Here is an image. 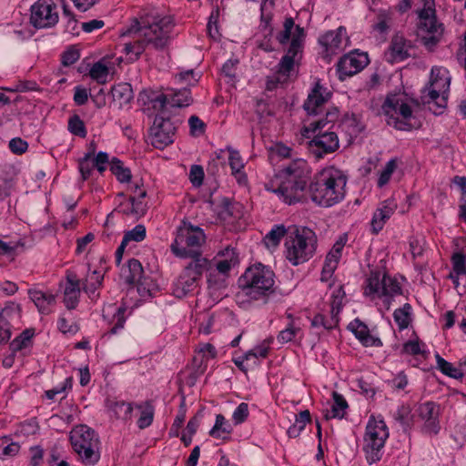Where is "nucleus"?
<instances>
[{
    "label": "nucleus",
    "instance_id": "e2e57ef3",
    "mask_svg": "<svg viewBox=\"0 0 466 466\" xmlns=\"http://www.w3.org/2000/svg\"><path fill=\"white\" fill-rule=\"evenodd\" d=\"M419 28L427 33H436L438 31H444L443 25L441 23H438L436 15L432 19H429L427 21H420Z\"/></svg>",
    "mask_w": 466,
    "mask_h": 466
},
{
    "label": "nucleus",
    "instance_id": "864d4df0",
    "mask_svg": "<svg viewBox=\"0 0 466 466\" xmlns=\"http://www.w3.org/2000/svg\"><path fill=\"white\" fill-rule=\"evenodd\" d=\"M297 62L293 61L289 56H282L279 63L278 64V82H281L280 77H284L285 81L289 76L291 71H293L295 64Z\"/></svg>",
    "mask_w": 466,
    "mask_h": 466
},
{
    "label": "nucleus",
    "instance_id": "338daca9",
    "mask_svg": "<svg viewBox=\"0 0 466 466\" xmlns=\"http://www.w3.org/2000/svg\"><path fill=\"white\" fill-rule=\"evenodd\" d=\"M436 15V10L434 8V1L433 0H424V6L418 12V16L420 21L424 20L427 21L429 19L434 18Z\"/></svg>",
    "mask_w": 466,
    "mask_h": 466
},
{
    "label": "nucleus",
    "instance_id": "58836bf2",
    "mask_svg": "<svg viewBox=\"0 0 466 466\" xmlns=\"http://www.w3.org/2000/svg\"><path fill=\"white\" fill-rule=\"evenodd\" d=\"M435 359L437 368L441 371V373L456 380L462 379V373L460 371V366L458 368L453 367L451 362L444 360L439 353L435 354Z\"/></svg>",
    "mask_w": 466,
    "mask_h": 466
},
{
    "label": "nucleus",
    "instance_id": "79ce46f5",
    "mask_svg": "<svg viewBox=\"0 0 466 466\" xmlns=\"http://www.w3.org/2000/svg\"><path fill=\"white\" fill-rule=\"evenodd\" d=\"M328 127H329L330 130L333 127V125H331L330 122L323 116L317 120H311L308 126H305L302 135L307 138H310V133L323 132L326 131Z\"/></svg>",
    "mask_w": 466,
    "mask_h": 466
},
{
    "label": "nucleus",
    "instance_id": "cd10ccee",
    "mask_svg": "<svg viewBox=\"0 0 466 466\" xmlns=\"http://www.w3.org/2000/svg\"><path fill=\"white\" fill-rule=\"evenodd\" d=\"M111 95L113 102L122 108L124 106L128 105L133 99V90L131 85L128 83H119L111 88Z\"/></svg>",
    "mask_w": 466,
    "mask_h": 466
},
{
    "label": "nucleus",
    "instance_id": "a878e982",
    "mask_svg": "<svg viewBox=\"0 0 466 466\" xmlns=\"http://www.w3.org/2000/svg\"><path fill=\"white\" fill-rule=\"evenodd\" d=\"M342 32H345L343 26H339L335 31H328L319 38V44L325 47L328 54H335L340 49L342 43Z\"/></svg>",
    "mask_w": 466,
    "mask_h": 466
},
{
    "label": "nucleus",
    "instance_id": "4be33fe9",
    "mask_svg": "<svg viewBox=\"0 0 466 466\" xmlns=\"http://www.w3.org/2000/svg\"><path fill=\"white\" fill-rule=\"evenodd\" d=\"M411 47V42L407 40L403 35L400 33L395 34L389 46L392 62L404 61L409 58L410 56V49Z\"/></svg>",
    "mask_w": 466,
    "mask_h": 466
},
{
    "label": "nucleus",
    "instance_id": "473e14b6",
    "mask_svg": "<svg viewBox=\"0 0 466 466\" xmlns=\"http://www.w3.org/2000/svg\"><path fill=\"white\" fill-rule=\"evenodd\" d=\"M311 421V415L308 410L300 411L296 415L295 422L288 429L289 438H297L305 429L307 423Z\"/></svg>",
    "mask_w": 466,
    "mask_h": 466
},
{
    "label": "nucleus",
    "instance_id": "c756f323",
    "mask_svg": "<svg viewBox=\"0 0 466 466\" xmlns=\"http://www.w3.org/2000/svg\"><path fill=\"white\" fill-rule=\"evenodd\" d=\"M136 408L140 410V416L137 421V427L144 430L149 427L154 420L155 409L150 401H145L136 404Z\"/></svg>",
    "mask_w": 466,
    "mask_h": 466
},
{
    "label": "nucleus",
    "instance_id": "a18cd8bd",
    "mask_svg": "<svg viewBox=\"0 0 466 466\" xmlns=\"http://www.w3.org/2000/svg\"><path fill=\"white\" fill-rule=\"evenodd\" d=\"M20 450L17 442L10 441V438L5 436L0 438V459L5 460L8 457L15 456Z\"/></svg>",
    "mask_w": 466,
    "mask_h": 466
},
{
    "label": "nucleus",
    "instance_id": "f8f14e48",
    "mask_svg": "<svg viewBox=\"0 0 466 466\" xmlns=\"http://www.w3.org/2000/svg\"><path fill=\"white\" fill-rule=\"evenodd\" d=\"M30 12V24L36 29L51 28L58 23L59 15L53 0H37Z\"/></svg>",
    "mask_w": 466,
    "mask_h": 466
},
{
    "label": "nucleus",
    "instance_id": "f704fd0d",
    "mask_svg": "<svg viewBox=\"0 0 466 466\" xmlns=\"http://www.w3.org/2000/svg\"><path fill=\"white\" fill-rule=\"evenodd\" d=\"M35 335L33 329H26L19 336L14 339L9 345L13 353L27 349L32 345V339Z\"/></svg>",
    "mask_w": 466,
    "mask_h": 466
},
{
    "label": "nucleus",
    "instance_id": "dca6fc26",
    "mask_svg": "<svg viewBox=\"0 0 466 466\" xmlns=\"http://www.w3.org/2000/svg\"><path fill=\"white\" fill-rule=\"evenodd\" d=\"M331 95V92L317 81L303 104L304 110L309 116H317L319 108L328 102Z\"/></svg>",
    "mask_w": 466,
    "mask_h": 466
},
{
    "label": "nucleus",
    "instance_id": "9b49d317",
    "mask_svg": "<svg viewBox=\"0 0 466 466\" xmlns=\"http://www.w3.org/2000/svg\"><path fill=\"white\" fill-rule=\"evenodd\" d=\"M381 108L384 115L388 116V125L399 130L411 129V125L407 120L411 116L412 110L407 103H400L395 96L387 97Z\"/></svg>",
    "mask_w": 466,
    "mask_h": 466
},
{
    "label": "nucleus",
    "instance_id": "8fccbe9b",
    "mask_svg": "<svg viewBox=\"0 0 466 466\" xmlns=\"http://www.w3.org/2000/svg\"><path fill=\"white\" fill-rule=\"evenodd\" d=\"M93 156L94 150L88 151L87 153L85 154V156L82 158L79 159L78 169L81 173L83 180H87L90 177L92 170L95 167V166H93V161L91 159Z\"/></svg>",
    "mask_w": 466,
    "mask_h": 466
},
{
    "label": "nucleus",
    "instance_id": "6e6552de",
    "mask_svg": "<svg viewBox=\"0 0 466 466\" xmlns=\"http://www.w3.org/2000/svg\"><path fill=\"white\" fill-rule=\"evenodd\" d=\"M389 430L383 420L370 419L366 426L363 451L369 464L380 461L382 458Z\"/></svg>",
    "mask_w": 466,
    "mask_h": 466
},
{
    "label": "nucleus",
    "instance_id": "49530a36",
    "mask_svg": "<svg viewBox=\"0 0 466 466\" xmlns=\"http://www.w3.org/2000/svg\"><path fill=\"white\" fill-rule=\"evenodd\" d=\"M441 96V91L439 89H436L430 85H427L422 90H421V102L422 104H431L435 103L438 107L443 108L445 107V102L441 103L438 102V99H440Z\"/></svg>",
    "mask_w": 466,
    "mask_h": 466
},
{
    "label": "nucleus",
    "instance_id": "2f4dec72",
    "mask_svg": "<svg viewBox=\"0 0 466 466\" xmlns=\"http://www.w3.org/2000/svg\"><path fill=\"white\" fill-rule=\"evenodd\" d=\"M167 102L173 107H187L190 106L193 102L190 89L184 87L175 90L170 98H167Z\"/></svg>",
    "mask_w": 466,
    "mask_h": 466
},
{
    "label": "nucleus",
    "instance_id": "bb28decb",
    "mask_svg": "<svg viewBox=\"0 0 466 466\" xmlns=\"http://www.w3.org/2000/svg\"><path fill=\"white\" fill-rule=\"evenodd\" d=\"M106 405L116 419L125 421L131 420L133 411V404L131 402L107 399Z\"/></svg>",
    "mask_w": 466,
    "mask_h": 466
},
{
    "label": "nucleus",
    "instance_id": "603ef678",
    "mask_svg": "<svg viewBox=\"0 0 466 466\" xmlns=\"http://www.w3.org/2000/svg\"><path fill=\"white\" fill-rule=\"evenodd\" d=\"M260 29L261 31L266 33V36L272 35L273 33V27L271 25V21L273 15L271 11H268L266 2L262 3L260 5Z\"/></svg>",
    "mask_w": 466,
    "mask_h": 466
},
{
    "label": "nucleus",
    "instance_id": "f3484780",
    "mask_svg": "<svg viewBox=\"0 0 466 466\" xmlns=\"http://www.w3.org/2000/svg\"><path fill=\"white\" fill-rule=\"evenodd\" d=\"M66 284L64 291V303L67 309L71 310L76 308L80 296V279L77 275L71 270L66 271Z\"/></svg>",
    "mask_w": 466,
    "mask_h": 466
},
{
    "label": "nucleus",
    "instance_id": "423d86ee",
    "mask_svg": "<svg viewBox=\"0 0 466 466\" xmlns=\"http://www.w3.org/2000/svg\"><path fill=\"white\" fill-rule=\"evenodd\" d=\"M70 443L78 460L86 466H94L100 460L99 439L86 425H78L70 432Z\"/></svg>",
    "mask_w": 466,
    "mask_h": 466
},
{
    "label": "nucleus",
    "instance_id": "c85d7f7f",
    "mask_svg": "<svg viewBox=\"0 0 466 466\" xmlns=\"http://www.w3.org/2000/svg\"><path fill=\"white\" fill-rule=\"evenodd\" d=\"M228 164L231 168V174L236 177L239 184L247 182V175L242 171L244 163L238 151L228 147Z\"/></svg>",
    "mask_w": 466,
    "mask_h": 466
},
{
    "label": "nucleus",
    "instance_id": "a19ab883",
    "mask_svg": "<svg viewBox=\"0 0 466 466\" xmlns=\"http://www.w3.org/2000/svg\"><path fill=\"white\" fill-rule=\"evenodd\" d=\"M398 163L399 160L397 157L391 158L386 163L384 167L380 171L379 178L377 181L378 187L381 188L390 182L392 174L398 167Z\"/></svg>",
    "mask_w": 466,
    "mask_h": 466
},
{
    "label": "nucleus",
    "instance_id": "7ed1b4c3",
    "mask_svg": "<svg viewBox=\"0 0 466 466\" xmlns=\"http://www.w3.org/2000/svg\"><path fill=\"white\" fill-rule=\"evenodd\" d=\"M238 282L242 290L251 299H261L266 303L268 298L274 293L275 273L270 267L258 262L249 266Z\"/></svg>",
    "mask_w": 466,
    "mask_h": 466
},
{
    "label": "nucleus",
    "instance_id": "5701e85b",
    "mask_svg": "<svg viewBox=\"0 0 466 466\" xmlns=\"http://www.w3.org/2000/svg\"><path fill=\"white\" fill-rule=\"evenodd\" d=\"M28 296L39 313L48 315L52 312V307L56 304V295L37 289H29Z\"/></svg>",
    "mask_w": 466,
    "mask_h": 466
},
{
    "label": "nucleus",
    "instance_id": "774afa93",
    "mask_svg": "<svg viewBox=\"0 0 466 466\" xmlns=\"http://www.w3.org/2000/svg\"><path fill=\"white\" fill-rule=\"evenodd\" d=\"M28 143L21 137H14L9 141V149L15 155H22L26 152Z\"/></svg>",
    "mask_w": 466,
    "mask_h": 466
},
{
    "label": "nucleus",
    "instance_id": "3c124183",
    "mask_svg": "<svg viewBox=\"0 0 466 466\" xmlns=\"http://www.w3.org/2000/svg\"><path fill=\"white\" fill-rule=\"evenodd\" d=\"M126 311L127 308L125 306H120L116 309L112 319L113 326L106 335H115L119 329L124 328L126 322Z\"/></svg>",
    "mask_w": 466,
    "mask_h": 466
},
{
    "label": "nucleus",
    "instance_id": "4c0bfd02",
    "mask_svg": "<svg viewBox=\"0 0 466 466\" xmlns=\"http://www.w3.org/2000/svg\"><path fill=\"white\" fill-rule=\"evenodd\" d=\"M110 171L120 183L130 182L132 178L131 170L124 167L123 162L117 157H113L110 161Z\"/></svg>",
    "mask_w": 466,
    "mask_h": 466
},
{
    "label": "nucleus",
    "instance_id": "9d476101",
    "mask_svg": "<svg viewBox=\"0 0 466 466\" xmlns=\"http://www.w3.org/2000/svg\"><path fill=\"white\" fill-rule=\"evenodd\" d=\"M283 27V31L277 35V39L281 45H285L289 42L292 29L295 27V32L292 35L289 46L283 56H289L293 61L299 63L303 52V42L305 38L304 29L299 25H295V22L292 17H287L285 19Z\"/></svg>",
    "mask_w": 466,
    "mask_h": 466
},
{
    "label": "nucleus",
    "instance_id": "2eb2a0df",
    "mask_svg": "<svg viewBox=\"0 0 466 466\" xmlns=\"http://www.w3.org/2000/svg\"><path fill=\"white\" fill-rule=\"evenodd\" d=\"M309 147L317 158L336 152L339 147V137L335 131H329V127L323 132L311 133Z\"/></svg>",
    "mask_w": 466,
    "mask_h": 466
},
{
    "label": "nucleus",
    "instance_id": "4d7b16f0",
    "mask_svg": "<svg viewBox=\"0 0 466 466\" xmlns=\"http://www.w3.org/2000/svg\"><path fill=\"white\" fill-rule=\"evenodd\" d=\"M146 227L142 224H138L131 230L125 232L123 240L127 244H128L130 241L141 242L146 238Z\"/></svg>",
    "mask_w": 466,
    "mask_h": 466
},
{
    "label": "nucleus",
    "instance_id": "5fc2aeb1",
    "mask_svg": "<svg viewBox=\"0 0 466 466\" xmlns=\"http://www.w3.org/2000/svg\"><path fill=\"white\" fill-rule=\"evenodd\" d=\"M89 76L98 84L104 85L106 83L108 67L101 62H96L92 66L89 71Z\"/></svg>",
    "mask_w": 466,
    "mask_h": 466
},
{
    "label": "nucleus",
    "instance_id": "6ab92c4d",
    "mask_svg": "<svg viewBox=\"0 0 466 466\" xmlns=\"http://www.w3.org/2000/svg\"><path fill=\"white\" fill-rule=\"evenodd\" d=\"M420 417L425 420V431L429 433L437 434L439 426V406L433 401L421 403L418 409Z\"/></svg>",
    "mask_w": 466,
    "mask_h": 466
},
{
    "label": "nucleus",
    "instance_id": "ddd939ff",
    "mask_svg": "<svg viewBox=\"0 0 466 466\" xmlns=\"http://www.w3.org/2000/svg\"><path fill=\"white\" fill-rule=\"evenodd\" d=\"M177 126L168 117L156 116L149 129L151 145L163 149L174 142Z\"/></svg>",
    "mask_w": 466,
    "mask_h": 466
},
{
    "label": "nucleus",
    "instance_id": "4468645a",
    "mask_svg": "<svg viewBox=\"0 0 466 466\" xmlns=\"http://www.w3.org/2000/svg\"><path fill=\"white\" fill-rule=\"evenodd\" d=\"M370 63L368 54L354 50L344 55L337 64V73L339 79L343 81L349 76L360 72Z\"/></svg>",
    "mask_w": 466,
    "mask_h": 466
},
{
    "label": "nucleus",
    "instance_id": "37998d69",
    "mask_svg": "<svg viewBox=\"0 0 466 466\" xmlns=\"http://www.w3.org/2000/svg\"><path fill=\"white\" fill-rule=\"evenodd\" d=\"M241 205L239 203L231 202L228 199H225L222 204V209L219 212V216L224 220H229L230 218H239L241 217Z\"/></svg>",
    "mask_w": 466,
    "mask_h": 466
},
{
    "label": "nucleus",
    "instance_id": "052dcab7",
    "mask_svg": "<svg viewBox=\"0 0 466 466\" xmlns=\"http://www.w3.org/2000/svg\"><path fill=\"white\" fill-rule=\"evenodd\" d=\"M219 17V8L217 5L216 8H214L208 17V22L207 25L208 32L210 35V37L216 39L218 37V21Z\"/></svg>",
    "mask_w": 466,
    "mask_h": 466
},
{
    "label": "nucleus",
    "instance_id": "ea45409f",
    "mask_svg": "<svg viewBox=\"0 0 466 466\" xmlns=\"http://www.w3.org/2000/svg\"><path fill=\"white\" fill-rule=\"evenodd\" d=\"M289 232L284 225H274L268 233L264 237V242L267 247H277L281 241V238Z\"/></svg>",
    "mask_w": 466,
    "mask_h": 466
},
{
    "label": "nucleus",
    "instance_id": "72a5a7b5",
    "mask_svg": "<svg viewBox=\"0 0 466 466\" xmlns=\"http://www.w3.org/2000/svg\"><path fill=\"white\" fill-rule=\"evenodd\" d=\"M413 414L409 405H400L393 414V418L398 421L403 430L407 432L413 425Z\"/></svg>",
    "mask_w": 466,
    "mask_h": 466
},
{
    "label": "nucleus",
    "instance_id": "7c9ffc66",
    "mask_svg": "<svg viewBox=\"0 0 466 466\" xmlns=\"http://www.w3.org/2000/svg\"><path fill=\"white\" fill-rule=\"evenodd\" d=\"M333 404L331 406V410H328L325 414L326 420H330L334 418L342 419L345 415V410L348 409L349 405L346 401L345 398L334 391L333 394Z\"/></svg>",
    "mask_w": 466,
    "mask_h": 466
},
{
    "label": "nucleus",
    "instance_id": "de8ad7c7",
    "mask_svg": "<svg viewBox=\"0 0 466 466\" xmlns=\"http://www.w3.org/2000/svg\"><path fill=\"white\" fill-rule=\"evenodd\" d=\"M339 324V317H332L326 318L322 314H317L313 317L311 320V327L319 329L322 328L323 329H332L336 328Z\"/></svg>",
    "mask_w": 466,
    "mask_h": 466
},
{
    "label": "nucleus",
    "instance_id": "0e129e2a",
    "mask_svg": "<svg viewBox=\"0 0 466 466\" xmlns=\"http://www.w3.org/2000/svg\"><path fill=\"white\" fill-rule=\"evenodd\" d=\"M38 85L35 81L30 80H21L18 81L14 87L5 88V90L9 92H28L38 90Z\"/></svg>",
    "mask_w": 466,
    "mask_h": 466
},
{
    "label": "nucleus",
    "instance_id": "1a4fd4ad",
    "mask_svg": "<svg viewBox=\"0 0 466 466\" xmlns=\"http://www.w3.org/2000/svg\"><path fill=\"white\" fill-rule=\"evenodd\" d=\"M363 294L371 298L393 297L401 294V287L396 279L388 274L371 270L366 279Z\"/></svg>",
    "mask_w": 466,
    "mask_h": 466
},
{
    "label": "nucleus",
    "instance_id": "39448f33",
    "mask_svg": "<svg viewBox=\"0 0 466 466\" xmlns=\"http://www.w3.org/2000/svg\"><path fill=\"white\" fill-rule=\"evenodd\" d=\"M205 241L206 235L201 228L184 222L177 230L171 250L178 258L190 260L206 258L200 250Z\"/></svg>",
    "mask_w": 466,
    "mask_h": 466
},
{
    "label": "nucleus",
    "instance_id": "c03bdc74",
    "mask_svg": "<svg viewBox=\"0 0 466 466\" xmlns=\"http://www.w3.org/2000/svg\"><path fill=\"white\" fill-rule=\"evenodd\" d=\"M144 198H137V196H131L129 198V201L131 203V207L127 208H123L119 210L126 215H133L137 218L143 217L147 209V206L145 202H143Z\"/></svg>",
    "mask_w": 466,
    "mask_h": 466
},
{
    "label": "nucleus",
    "instance_id": "c9c22d12",
    "mask_svg": "<svg viewBox=\"0 0 466 466\" xmlns=\"http://www.w3.org/2000/svg\"><path fill=\"white\" fill-rule=\"evenodd\" d=\"M411 310L412 308L410 303H405L401 308H399L393 312V319L399 327L400 330H403L409 327L411 322Z\"/></svg>",
    "mask_w": 466,
    "mask_h": 466
},
{
    "label": "nucleus",
    "instance_id": "69168bd1",
    "mask_svg": "<svg viewBox=\"0 0 466 466\" xmlns=\"http://www.w3.org/2000/svg\"><path fill=\"white\" fill-rule=\"evenodd\" d=\"M248 405L246 402H241L234 410L232 420L236 425L243 423L248 417Z\"/></svg>",
    "mask_w": 466,
    "mask_h": 466
},
{
    "label": "nucleus",
    "instance_id": "aec40b11",
    "mask_svg": "<svg viewBox=\"0 0 466 466\" xmlns=\"http://www.w3.org/2000/svg\"><path fill=\"white\" fill-rule=\"evenodd\" d=\"M144 275V269L141 262L138 259L131 258L127 261V264L121 269V277L125 282L128 285H137L138 292L142 291L144 282L142 280Z\"/></svg>",
    "mask_w": 466,
    "mask_h": 466
},
{
    "label": "nucleus",
    "instance_id": "0eeeda50",
    "mask_svg": "<svg viewBox=\"0 0 466 466\" xmlns=\"http://www.w3.org/2000/svg\"><path fill=\"white\" fill-rule=\"evenodd\" d=\"M210 268L211 261L208 258L190 260L174 282L173 294L181 299L195 291L199 287L203 273Z\"/></svg>",
    "mask_w": 466,
    "mask_h": 466
},
{
    "label": "nucleus",
    "instance_id": "f257e3e1",
    "mask_svg": "<svg viewBox=\"0 0 466 466\" xmlns=\"http://www.w3.org/2000/svg\"><path fill=\"white\" fill-rule=\"evenodd\" d=\"M310 174L305 160L295 159L279 172V183L273 192L289 205L310 198L316 205L329 208L344 198L347 178L339 170H323L307 187Z\"/></svg>",
    "mask_w": 466,
    "mask_h": 466
},
{
    "label": "nucleus",
    "instance_id": "680f3d73",
    "mask_svg": "<svg viewBox=\"0 0 466 466\" xmlns=\"http://www.w3.org/2000/svg\"><path fill=\"white\" fill-rule=\"evenodd\" d=\"M429 35H424L420 37L421 44L426 47L428 51H433L438 44L441 42V39L443 35V31H438L436 33H429Z\"/></svg>",
    "mask_w": 466,
    "mask_h": 466
},
{
    "label": "nucleus",
    "instance_id": "20e7f679",
    "mask_svg": "<svg viewBox=\"0 0 466 466\" xmlns=\"http://www.w3.org/2000/svg\"><path fill=\"white\" fill-rule=\"evenodd\" d=\"M317 243V236L312 229L295 227L286 238L285 257L293 266L300 265L314 256Z\"/></svg>",
    "mask_w": 466,
    "mask_h": 466
},
{
    "label": "nucleus",
    "instance_id": "09e8293b",
    "mask_svg": "<svg viewBox=\"0 0 466 466\" xmlns=\"http://www.w3.org/2000/svg\"><path fill=\"white\" fill-rule=\"evenodd\" d=\"M232 426L227 421L222 414L216 416V421L213 428L209 431V435L214 438H220L222 433H230Z\"/></svg>",
    "mask_w": 466,
    "mask_h": 466
},
{
    "label": "nucleus",
    "instance_id": "f03ea898",
    "mask_svg": "<svg viewBox=\"0 0 466 466\" xmlns=\"http://www.w3.org/2000/svg\"><path fill=\"white\" fill-rule=\"evenodd\" d=\"M136 24L137 31L142 33L143 38L126 43L123 47V52L131 63L139 59L147 46L156 50H164L170 42L175 26L171 15H162L156 8L145 9L140 21L136 20Z\"/></svg>",
    "mask_w": 466,
    "mask_h": 466
},
{
    "label": "nucleus",
    "instance_id": "b1692460",
    "mask_svg": "<svg viewBox=\"0 0 466 466\" xmlns=\"http://www.w3.org/2000/svg\"><path fill=\"white\" fill-rule=\"evenodd\" d=\"M450 84L451 77L449 76V72L446 69L436 66L431 68V79L428 85L441 91V102H446Z\"/></svg>",
    "mask_w": 466,
    "mask_h": 466
},
{
    "label": "nucleus",
    "instance_id": "e433bc0d",
    "mask_svg": "<svg viewBox=\"0 0 466 466\" xmlns=\"http://www.w3.org/2000/svg\"><path fill=\"white\" fill-rule=\"evenodd\" d=\"M341 127L349 133L350 137H357L364 129V126L355 114L346 115L341 121Z\"/></svg>",
    "mask_w": 466,
    "mask_h": 466
},
{
    "label": "nucleus",
    "instance_id": "13d9d810",
    "mask_svg": "<svg viewBox=\"0 0 466 466\" xmlns=\"http://www.w3.org/2000/svg\"><path fill=\"white\" fill-rule=\"evenodd\" d=\"M21 315V306L15 302H8L5 307L0 309V319L5 322H9V319Z\"/></svg>",
    "mask_w": 466,
    "mask_h": 466
},
{
    "label": "nucleus",
    "instance_id": "6e6d98bb",
    "mask_svg": "<svg viewBox=\"0 0 466 466\" xmlns=\"http://www.w3.org/2000/svg\"><path fill=\"white\" fill-rule=\"evenodd\" d=\"M68 130L73 135L82 138H85L87 135L85 123L77 115H74L68 119Z\"/></svg>",
    "mask_w": 466,
    "mask_h": 466
},
{
    "label": "nucleus",
    "instance_id": "bf43d9fd",
    "mask_svg": "<svg viewBox=\"0 0 466 466\" xmlns=\"http://www.w3.org/2000/svg\"><path fill=\"white\" fill-rule=\"evenodd\" d=\"M451 263L456 275L466 274V256L461 251L452 254Z\"/></svg>",
    "mask_w": 466,
    "mask_h": 466
},
{
    "label": "nucleus",
    "instance_id": "412c9836",
    "mask_svg": "<svg viewBox=\"0 0 466 466\" xmlns=\"http://www.w3.org/2000/svg\"><path fill=\"white\" fill-rule=\"evenodd\" d=\"M348 328L364 347L382 346V341L380 339L372 336L370 333L368 326L359 319H355L353 321H351Z\"/></svg>",
    "mask_w": 466,
    "mask_h": 466
},
{
    "label": "nucleus",
    "instance_id": "a211bd4d",
    "mask_svg": "<svg viewBox=\"0 0 466 466\" xmlns=\"http://www.w3.org/2000/svg\"><path fill=\"white\" fill-rule=\"evenodd\" d=\"M397 208V203L393 198L382 201L375 210L370 225L372 233L378 234L384 227L387 220L393 215Z\"/></svg>",
    "mask_w": 466,
    "mask_h": 466
},
{
    "label": "nucleus",
    "instance_id": "393cba45",
    "mask_svg": "<svg viewBox=\"0 0 466 466\" xmlns=\"http://www.w3.org/2000/svg\"><path fill=\"white\" fill-rule=\"evenodd\" d=\"M137 101L143 106L152 105L154 109L161 111L167 103V95L152 89H144L139 93Z\"/></svg>",
    "mask_w": 466,
    "mask_h": 466
}]
</instances>
